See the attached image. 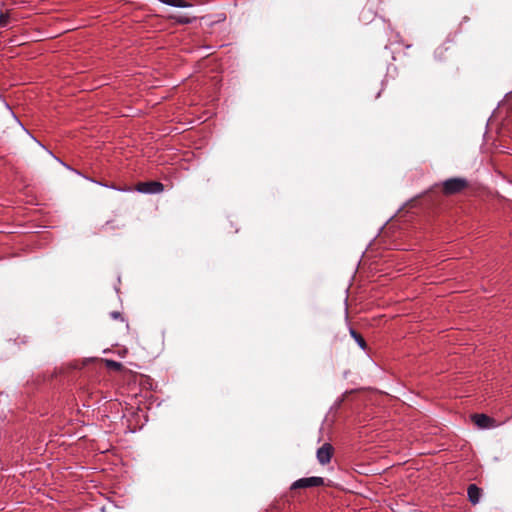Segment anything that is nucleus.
Wrapping results in <instances>:
<instances>
[{
	"label": "nucleus",
	"mask_w": 512,
	"mask_h": 512,
	"mask_svg": "<svg viewBox=\"0 0 512 512\" xmlns=\"http://www.w3.org/2000/svg\"><path fill=\"white\" fill-rule=\"evenodd\" d=\"M350 334L363 350L367 349V343L360 333H358L356 330L351 328Z\"/></svg>",
	"instance_id": "7"
},
{
	"label": "nucleus",
	"mask_w": 512,
	"mask_h": 512,
	"mask_svg": "<svg viewBox=\"0 0 512 512\" xmlns=\"http://www.w3.org/2000/svg\"><path fill=\"white\" fill-rule=\"evenodd\" d=\"M469 186V182L465 178L455 177L449 178L442 183V192L444 195H454L462 192Z\"/></svg>",
	"instance_id": "1"
},
{
	"label": "nucleus",
	"mask_w": 512,
	"mask_h": 512,
	"mask_svg": "<svg viewBox=\"0 0 512 512\" xmlns=\"http://www.w3.org/2000/svg\"><path fill=\"white\" fill-rule=\"evenodd\" d=\"M449 49V47H445V46H440L437 48L436 50V55L439 57V58H442L443 57V54L445 51H447Z\"/></svg>",
	"instance_id": "12"
},
{
	"label": "nucleus",
	"mask_w": 512,
	"mask_h": 512,
	"mask_svg": "<svg viewBox=\"0 0 512 512\" xmlns=\"http://www.w3.org/2000/svg\"><path fill=\"white\" fill-rule=\"evenodd\" d=\"M482 490L475 484H470L467 488V494L469 501L476 505L481 497Z\"/></svg>",
	"instance_id": "6"
},
{
	"label": "nucleus",
	"mask_w": 512,
	"mask_h": 512,
	"mask_svg": "<svg viewBox=\"0 0 512 512\" xmlns=\"http://www.w3.org/2000/svg\"><path fill=\"white\" fill-rule=\"evenodd\" d=\"M334 455V447L330 443H324L317 449L316 457L321 465H327L330 463Z\"/></svg>",
	"instance_id": "3"
},
{
	"label": "nucleus",
	"mask_w": 512,
	"mask_h": 512,
	"mask_svg": "<svg viewBox=\"0 0 512 512\" xmlns=\"http://www.w3.org/2000/svg\"><path fill=\"white\" fill-rule=\"evenodd\" d=\"M472 421L482 429L490 428L494 426L495 420L485 414H473L471 416Z\"/></svg>",
	"instance_id": "5"
},
{
	"label": "nucleus",
	"mask_w": 512,
	"mask_h": 512,
	"mask_svg": "<svg viewBox=\"0 0 512 512\" xmlns=\"http://www.w3.org/2000/svg\"><path fill=\"white\" fill-rule=\"evenodd\" d=\"M137 190L142 193H160L164 190V185L158 181L141 182L137 185Z\"/></svg>",
	"instance_id": "4"
},
{
	"label": "nucleus",
	"mask_w": 512,
	"mask_h": 512,
	"mask_svg": "<svg viewBox=\"0 0 512 512\" xmlns=\"http://www.w3.org/2000/svg\"><path fill=\"white\" fill-rule=\"evenodd\" d=\"M9 22V15L7 13L0 14V27H6Z\"/></svg>",
	"instance_id": "11"
},
{
	"label": "nucleus",
	"mask_w": 512,
	"mask_h": 512,
	"mask_svg": "<svg viewBox=\"0 0 512 512\" xmlns=\"http://www.w3.org/2000/svg\"><path fill=\"white\" fill-rule=\"evenodd\" d=\"M169 18L175 20L179 24H189L192 22V19L186 16H170Z\"/></svg>",
	"instance_id": "9"
},
{
	"label": "nucleus",
	"mask_w": 512,
	"mask_h": 512,
	"mask_svg": "<svg viewBox=\"0 0 512 512\" xmlns=\"http://www.w3.org/2000/svg\"><path fill=\"white\" fill-rule=\"evenodd\" d=\"M110 316H111L112 319H115V320L121 319L123 321L122 314L120 312H118V311L111 312Z\"/></svg>",
	"instance_id": "13"
},
{
	"label": "nucleus",
	"mask_w": 512,
	"mask_h": 512,
	"mask_svg": "<svg viewBox=\"0 0 512 512\" xmlns=\"http://www.w3.org/2000/svg\"><path fill=\"white\" fill-rule=\"evenodd\" d=\"M107 367L114 369V370H120L122 368V364L113 360H107L106 361Z\"/></svg>",
	"instance_id": "10"
},
{
	"label": "nucleus",
	"mask_w": 512,
	"mask_h": 512,
	"mask_svg": "<svg viewBox=\"0 0 512 512\" xmlns=\"http://www.w3.org/2000/svg\"><path fill=\"white\" fill-rule=\"evenodd\" d=\"M159 1L164 3V4H166V5L175 6V7H181V8H185V7H190L191 6V4L188 3L185 0H159Z\"/></svg>",
	"instance_id": "8"
},
{
	"label": "nucleus",
	"mask_w": 512,
	"mask_h": 512,
	"mask_svg": "<svg viewBox=\"0 0 512 512\" xmlns=\"http://www.w3.org/2000/svg\"><path fill=\"white\" fill-rule=\"evenodd\" d=\"M323 485L324 479L322 477L312 476L296 480L292 483L291 490L319 487Z\"/></svg>",
	"instance_id": "2"
}]
</instances>
